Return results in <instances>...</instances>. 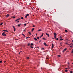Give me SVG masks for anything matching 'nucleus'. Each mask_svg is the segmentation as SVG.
<instances>
[{"instance_id":"f257e3e1","label":"nucleus","mask_w":73,"mask_h":73,"mask_svg":"<svg viewBox=\"0 0 73 73\" xmlns=\"http://www.w3.org/2000/svg\"><path fill=\"white\" fill-rule=\"evenodd\" d=\"M54 48V45L53 43L52 44V48Z\"/></svg>"},{"instance_id":"f03ea898","label":"nucleus","mask_w":73,"mask_h":73,"mask_svg":"<svg viewBox=\"0 0 73 73\" xmlns=\"http://www.w3.org/2000/svg\"><path fill=\"white\" fill-rule=\"evenodd\" d=\"M13 28L14 29V32H15L16 31V28H15V27L14 26H13Z\"/></svg>"},{"instance_id":"7ed1b4c3","label":"nucleus","mask_w":73,"mask_h":73,"mask_svg":"<svg viewBox=\"0 0 73 73\" xmlns=\"http://www.w3.org/2000/svg\"><path fill=\"white\" fill-rule=\"evenodd\" d=\"M3 36H7V35L5 34V33H3L2 34Z\"/></svg>"},{"instance_id":"20e7f679","label":"nucleus","mask_w":73,"mask_h":73,"mask_svg":"<svg viewBox=\"0 0 73 73\" xmlns=\"http://www.w3.org/2000/svg\"><path fill=\"white\" fill-rule=\"evenodd\" d=\"M46 35H47L48 36V37H49V35L47 33H46Z\"/></svg>"},{"instance_id":"39448f33","label":"nucleus","mask_w":73,"mask_h":73,"mask_svg":"<svg viewBox=\"0 0 73 73\" xmlns=\"http://www.w3.org/2000/svg\"><path fill=\"white\" fill-rule=\"evenodd\" d=\"M29 16V14H27L25 16V18H26L28 16Z\"/></svg>"},{"instance_id":"423d86ee","label":"nucleus","mask_w":73,"mask_h":73,"mask_svg":"<svg viewBox=\"0 0 73 73\" xmlns=\"http://www.w3.org/2000/svg\"><path fill=\"white\" fill-rule=\"evenodd\" d=\"M20 20V18L16 20H15L16 22V21H18V20Z\"/></svg>"},{"instance_id":"0eeeda50","label":"nucleus","mask_w":73,"mask_h":73,"mask_svg":"<svg viewBox=\"0 0 73 73\" xmlns=\"http://www.w3.org/2000/svg\"><path fill=\"white\" fill-rule=\"evenodd\" d=\"M34 39L35 40V41H37V38H34Z\"/></svg>"},{"instance_id":"6e6552de","label":"nucleus","mask_w":73,"mask_h":73,"mask_svg":"<svg viewBox=\"0 0 73 73\" xmlns=\"http://www.w3.org/2000/svg\"><path fill=\"white\" fill-rule=\"evenodd\" d=\"M44 45H45V46H47L45 42H44L43 43Z\"/></svg>"},{"instance_id":"1a4fd4ad","label":"nucleus","mask_w":73,"mask_h":73,"mask_svg":"<svg viewBox=\"0 0 73 73\" xmlns=\"http://www.w3.org/2000/svg\"><path fill=\"white\" fill-rule=\"evenodd\" d=\"M3 31H4V32H8V31L5 30H3Z\"/></svg>"},{"instance_id":"9d476101","label":"nucleus","mask_w":73,"mask_h":73,"mask_svg":"<svg viewBox=\"0 0 73 73\" xmlns=\"http://www.w3.org/2000/svg\"><path fill=\"white\" fill-rule=\"evenodd\" d=\"M21 24H19L18 25V26L19 27L20 25H21Z\"/></svg>"},{"instance_id":"9b49d317","label":"nucleus","mask_w":73,"mask_h":73,"mask_svg":"<svg viewBox=\"0 0 73 73\" xmlns=\"http://www.w3.org/2000/svg\"><path fill=\"white\" fill-rule=\"evenodd\" d=\"M28 33H29L30 35H32V34H31V33L30 32H29Z\"/></svg>"},{"instance_id":"f8f14e48","label":"nucleus","mask_w":73,"mask_h":73,"mask_svg":"<svg viewBox=\"0 0 73 73\" xmlns=\"http://www.w3.org/2000/svg\"><path fill=\"white\" fill-rule=\"evenodd\" d=\"M9 16V14H7V15H6V17H8Z\"/></svg>"},{"instance_id":"ddd939ff","label":"nucleus","mask_w":73,"mask_h":73,"mask_svg":"<svg viewBox=\"0 0 73 73\" xmlns=\"http://www.w3.org/2000/svg\"><path fill=\"white\" fill-rule=\"evenodd\" d=\"M34 29H35L34 28H33L32 29V31L33 32Z\"/></svg>"},{"instance_id":"4468645a","label":"nucleus","mask_w":73,"mask_h":73,"mask_svg":"<svg viewBox=\"0 0 73 73\" xmlns=\"http://www.w3.org/2000/svg\"><path fill=\"white\" fill-rule=\"evenodd\" d=\"M54 36H56L57 35V34H56V33H54Z\"/></svg>"},{"instance_id":"2eb2a0df","label":"nucleus","mask_w":73,"mask_h":73,"mask_svg":"<svg viewBox=\"0 0 73 73\" xmlns=\"http://www.w3.org/2000/svg\"><path fill=\"white\" fill-rule=\"evenodd\" d=\"M62 40H64V39L60 38V41H62Z\"/></svg>"},{"instance_id":"dca6fc26","label":"nucleus","mask_w":73,"mask_h":73,"mask_svg":"<svg viewBox=\"0 0 73 73\" xmlns=\"http://www.w3.org/2000/svg\"><path fill=\"white\" fill-rule=\"evenodd\" d=\"M42 31V30L41 29H39L38 30V32H40V31Z\"/></svg>"},{"instance_id":"f3484780","label":"nucleus","mask_w":73,"mask_h":73,"mask_svg":"<svg viewBox=\"0 0 73 73\" xmlns=\"http://www.w3.org/2000/svg\"><path fill=\"white\" fill-rule=\"evenodd\" d=\"M67 50V48H65L64 49V51H66Z\"/></svg>"},{"instance_id":"a211bd4d","label":"nucleus","mask_w":73,"mask_h":73,"mask_svg":"<svg viewBox=\"0 0 73 73\" xmlns=\"http://www.w3.org/2000/svg\"><path fill=\"white\" fill-rule=\"evenodd\" d=\"M24 27H25V26H26V25H27V24L25 23V24H24Z\"/></svg>"},{"instance_id":"6ab92c4d","label":"nucleus","mask_w":73,"mask_h":73,"mask_svg":"<svg viewBox=\"0 0 73 73\" xmlns=\"http://www.w3.org/2000/svg\"><path fill=\"white\" fill-rule=\"evenodd\" d=\"M42 36H43V35H44V33H42Z\"/></svg>"},{"instance_id":"aec40b11","label":"nucleus","mask_w":73,"mask_h":73,"mask_svg":"<svg viewBox=\"0 0 73 73\" xmlns=\"http://www.w3.org/2000/svg\"><path fill=\"white\" fill-rule=\"evenodd\" d=\"M42 38L43 39V40H46V38Z\"/></svg>"},{"instance_id":"412c9836","label":"nucleus","mask_w":73,"mask_h":73,"mask_svg":"<svg viewBox=\"0 0 73 73\" xmlns=\"http://www.w3.org/2000/svg\"><path fill=\"white\" fill-rule=\"evenodd\" d=\"M3 23H1L0 24V25H3Z\"/></svg>"},{"instance_id":"4be33fe9","label":"nucleus","mask_w":73,"mask_h":73,"mask_svg":"<svg viewBox=\"0 0 73 73\" xmlns=\"http://www.w3.org/2000/svg\"><path fill=\"white\" fill-rule=\"evenodd\" d=\"M65 32H66L67 33V32H68V31H67V30H65Z\"/></svg>"},{"instance_id":"5701e85b","label":"nucleus","mask_w":73,"mask_h":73,"mask_svg":"<svg viewBox=\"0 0 73 73\" xmlns=\"http://www.w3.org/2000/svg\"><path fill=\"white\" fill-rule=\"evenodd\" d=\"M65 72H68V70H65Z\"/></svg>"},{"instance_id":"b1692460","label":"nucleus","mask_w":73,"mask_h":73,"mask_svg":"<svg viewBox=\"0 0 73 73\" xmlns=\"http://www.w3.org/2000/svg\"><path fill=\"white\" fill-rule=\"evenodd\" d=\"M30 38V37H27L26 38L27 39V38Z\"/></svg>"},{"instance_id":"393cba45","label":"nucleus","mask_w":73,"mask_h":73,"mask_svg":"<svg viewBox=\"0 0 73 73\" xmlns=\"http://www.w3.org/2000/svg\"><path fill=\"white\" fill-rule=\"evenodd\" d=\"M62 52L63 53H64V52H65V51L64 50H63V51H62Z\"/></svg>"},{"instance_id":"a878e982","label":"nucleus","mask_w":73,"mask_h":73,"mask_svg":"<svg viewBox=\"0 0 73 73\" xmlns=\"http://www.w3.org/2000/svg\"><path fill=\"white\" fill-rule=\"evenodd\" d=\"M13 19H15V17H13Z\"/></svg>"},{"instance_id":"bb28decb","label":"nucleus","mask_w":73,"mask_h":73,"mask_svg":"<svg viewBox=\"0 0 73 73\" xmlns=\"http://www.w3.org/2000/svg\"><path fill=\"white\" fill-rule=\"evenodd\" d=\"M54 37L55 38H56V36H54Z\"/></svg>"},{"instance_id":"cd10ccee","label":"nucleus","mask_w":73,"mask_h":73,"mask_svg":"<svg viewBox=\"0 0 73 73\" xmlns=\"http://www.w3.org/2000/svg\"><path fill=\"white\" fill-rule=\"evenodd\" d=\"M24 19V18H23V17H21V19Z\"/></svg>"},{"instance_id":"c85d7f7f","label":"nucleus","mask_w":73,"mask_h":73,"mask_svg":"<svg viewBox=\"0 0 73 73\" xmlns=\"http://www.w3.org/2000/svg\"><path fill=\"white\" fill-rule=\"evenodd\" d=\"M31 45H33V43H31Z\"/></svg>"},{"instance_id":"c756f323","label":"nucleus","mask_w":73,"mask_h":73,"mask_svg":"<svg viewBox=\"0 0 73 73\" xmlns=\"http://www.w3.org/2000/svg\"><path fill=\"white\" fill-rule=\"evenodd\" d=\"M72 72H73V71H70V73H72Z\"/></svg>"},{"instance_id":"7c9ffc66","label":"nucleus","mask_w":73,"mask_h":73,"mask_svg":"<svg viewBox=\"0 0 73 73\" xmlns=\"http://www.w3.org/2000/svg\"><path fill=\"white\" fill-rule=\"evenodd\" d=\"M1 62H2V61L0 60V63H1Z\"/></svg>"},{"instance_id":"2f4dec72","label":"nucleus","mask_w":73,"mask_h":73,"mask_svg":"<svg viewBox=\"0 0 73 73\" xmlns=\"http://www.w3.org/2000/svg\"><path fill=\"white\" fill-rule=\"evenodd\" d=\"M57 56H58V57H60V55H58Z\"/></svg>"},{"instance_id":"473e14b6","label":"nucleus","mask_w":73,"mask_h":73,"mask_svg":"<svg viewBox=\"0 0 73 73\" xmlns=\"http://www.w3.org/2000/svg\"><path fill=\"white\" fill-rule=\"evenodd\" d=\"M70 48H72L73 47V46H70Z\"/></svg>"},{"instance_id":"72a5a7b5","label":"nucleus","mask_w":73,"mask_h":73,"mask_svg":"<svg viewBox=\"0 0 73 73\" xmlns=\"http://www.w3.org/2000/svg\"><path fill=\"white\" fill-rule=\"evenodd\" d=\"M29 45H30V44H29V43L28 44V46H29Z\"/></svg>"},{"instance_id":"f704fd0d","label":"nucleus","mask_w":73,"mask_h":73,"mask_svg":"<svg viewBox=\"0 0 73 73\" xmlns=\"http://www.w3.org/2000/svg\"><path fill=\"white\" fill-rule=\"evenodd\" d=\"M31 48H33V47H32V46H31Z\"/></svg>"},{"instance_id":"c9c22d12","label":"nucleus","mask_w":73,"mask_h":73,"mask_svg":"<svg viewBox=\"0 0 73 73\" xmlns=\"http://www.w3.org/2000/svg\"><path fill=\"white\" fill-rule=\"evenodd\" d=\"M37 39H38V40H39V37H37Z\"/></svg>"},{"instance_id":"e433bc0d","label":"nucleus","mask_w":73,"mask_h":73,"mask_svg":"<svg viewBox=\"0 0 73 73\" xmlns=\"http://www.w3.org/2000/svg\"><path fill=\"white\" fill-rule=\"evenodd\" d=\"M33 27H35V25H34L33 26Z\"/></svg>"},{"instance_id":"4c0bfd02","label":"nucleus","mask_w":73,"mask_h":73,"mask_svg":"<svg viewBox=\"0 0 73 73\" xmlns=\"http://www.w3.org/2000/svg\"><path fill=\"white\" fill-rule=\"evenodd\" d=\"M27 58V59H29V57H28Z\"/></svg>"},{"instance_id":"58836bf2","label":"nucleus","mask_w":73,"mask_h":73,"mask_svg":"<svg viewBox=\"0 0 73 73\" xmlns=\"http://www.w3.org/2000/svg\"><path fill=\"white\" fill-rule=\"evenodd\" d=\"M42 37V35H41V36H40V38H41V37Z\"/></svg>"},{"instance_id":"ea45409f","label":"nucleus","mask_w":73,"mask_h":73,"mask_svg":"<svg viewBox=\"0 0 73 73\" xmlns=\"http://www.w3.org/2000/svg\"><path fill=\"white\" fill-rule=\"evenodd\" d=\"M58 40V38H56V40Z\"/></svg>"},{"instance_id":"a19ab883","label":"nucleus","mask_w":73,"mask_h":73,"mask_svg":"<svg viewBox=\"0 0 73 73\" xmlns=\"http://www.w3.org/2000/svg\"><path fill=\"white\" fill-rule=\"evenodd\" d=\"M71 53H73V49H72V51Z\"/></svg>"},{"instance_id":"79ce46f5","label":"nucleus","mask_w":73,"mask_h":73,"mask_svg":"<svg viewBox=\"0 0 73 73\" xmlns=\"http://www.w3.org/2000/svg\"><path fill=\"white\" fill-rule=\"evenodd\" d=\"M42 49H43L44 50V48H42Z\"/></svg>"},{"instance_id":"37998d69","label":"nucleus","mask_w":73,"mask_h":73,"mask_svg":"<svg viewBox=\"0 0 73 73\" xmlns=\"http://www.w3.org/2000/svg\"><path fill=\"white\" fill-rule=\"evenodd\" d=\"M36 36H37V33L36 34Z\"/></svg>"},{"instance_id":"c03bdc74","label":"nucleus","mask_w":73,"mask_h":73,"mask_svg":"<svg viewBox=\"0 0 73 73\" xmlns=\"http://www.w3.org/2000/svg\"><path fill=\"white\" fill-rule=\"evenodd\" d=\"M17 23H19V21H18L17 22Z\"/></svg>"},{"instance_id":"a18cd8bd","label":"nucleus","mask_w":73,"mask_h":73,"mask_svg":"<svg viewBox=\"0 0 73 73\" xmlns=\"http://www.w3.org/2000/svg\"><path fill=\"white\" fill-rule=\"evenodd\" d=\"M65 69H68V68H65Z\"/></svg>"},{"instance_id":"49530a36","label":"nucleus","mask_w":73,"mask_h":73,"mask_svg":"<svg viewBox=\"0 0 73 73\" xmlns=\"http://www.w3.org/2000/svg\"><path fill=\"white\" fill-rule=\"evenodd\" d=\"M23 36H24V37H25V35H24Z\"/></svg>"},{"instance_id":"de8ad7c7","label":"nucleus","mask_w":73,"mask_h":73,"mask_svg":"<svg viewBox=\"0 0 73 73\" xmlns=\"http://www.w3.org/2000/svg\"><path fill=\"white\" fill-rule=\"evenodd\" d=\"M52 39H53V40H54V38H53Z\"/></svg>"},{"instance_id":"09e8293b","label":"nucleus","mask_w":73,"mask_h":73,"mask_svg":"<svg viewBox=\"0 0 73 73\" xmlns=\"http://www.w3.org/2000/svg\"><path fill=\"white\" fill-rule=\"evenodd\" d=\"M4 62H5H5H6V61H5Z\"/></svg>"},{"instance_id":"8fccbe9b","label":"nucleus","mask_w":73,"mask_h":73,"mask_svg":"<svg viewBox=\"0 0 73 73\" xmlns=\"http://www.w3.org/2000/svg\"><path fill=\"white\" fill-rule=\"evenodd\" d=\"M22 35H24V34H23V33L22 34Z\"/></svg>"},{"instance_id":"3c124183","label":"nucleus","mask_w":73,"mask_h":73,"mask_svg":"<svg viewBox=\"0 0 73 73\" xmlns=\"http://www.w3.org/2000/svg\"><path fill=\"white\" fill-rule=\"evenodd\" d=\"M37 48H38V49H39V47H37Z\"/></svg>"},{"instance_id":"603ef678","label":"nucleus","mask_w":73,"mask_h":73,"mask_svg":"<svg viewBox=\"0 0 73 73\" xmlns=\"http://www.w3.org/2000/svg\"><path fill=\"white\" fill-rule=\"evenodd\" d=\"M23 31H25V30H23Z\"/></svg>"},{"instance_id":"864d4df0","label":"nucleus","mask_w":73,"mask_h":73,"mask_svg":"<svg viewBox=\"0 0 73 73\" xmlns=\"http://www.w3.org/2000/svg\"><path fill=\"white\" fill-rule=\"evenodd\" d=\"M68 65L69 64V62L68 63Z\"/></svg>"},{"instance_id":"5fc2aeb1","label":"nucleus","mask_w":73,"mask_h":73,"mask_svg":"<svg viewBox=\"0 0 73 73\" xmlns=\"http://www.w3.org/2000/svg\"><path fill=\"white\" fill-rule=\"evenodd\" d=\"M72 42H73V40H72Z\"/></svg>"},{"instance_id":"6e6d98bb","label":"nucleus","mask_w":73,"mask_h":73,"mask_svg":"<svg viewBox=\"0 0 73 73\" xmlns=\"http://www.w3.org/2000/svg\"><path fill=\"white\" fill-rule=\"evenodd\" d=\"M20 52H22V51H21Z\"/></svg>"},{"instance_id":"4d7b16f0","label":"nucleus","mask_w":73,"mask_h":73,"mask_svg":"<svg viewBox=\"0 0 73 73\" xmlns=\"http://www.w3.org/2000/svg\"><path fill=\"white\" fill-rule=\"evenodd\" d=\"M19 54H20V52H19Z\"/></svg>"},{"instance_id":"13d9d810","label":"nucleus","mask_w":73,"mask_h":73,"mask_svg":"<svg viewBox=\"0 0 73 73\" xmlns=\"http://www.w3.org/2000/svg\"><path fill=\"white\" fill-rule=\"evenodd\" d=\"M28 23H29V22H28Z\"/></svg>"},{"instance_id":"bf43d9fd","label":"nucleus","mask_w":73,"mask_h":73,"mask_svg":"<svg viewBox=\"0 0 73 73\" xmlns=\"http://www.w3.org/2000/svg\"><path fill=\"white\" fill-rule=\"evenodd\" d=\"M62 44V43H61V42L60 43V44Z\"/></svg>"},{"instance_id":"052dcab7","label":"nucleus","mask_w":73,"mask_h":73,"mask_svg":"<svg viewBox=\"0 0 73 73\" xmlns=\"http://www.w3.org/2000/svg\"><path fill=\"white\" fill-rule=\"evenodd\" d=\"M41 41V40L39 41V42H40Z\"/></svg>"},{"instance_id":"680f3d73","label":"nucleus","mask_w":73,"mask_h":73,"mask_svg":"<svg viewBox=\"0 0 73 73\" xmlns=\"http://www.w3.org/2000/svg\"><path fill=\"white\" fill-rule=\"evenodd\" d=\"M66 44H67V43H66Z\"/></svg>"},{"instance_id":"e2e57ef3","label":"nucleus","mask_w":73,"mask_h":73,"mask_svg":"<svg viewBox=\"0 0 73 73\" xmlns=\"http://www.w3.org/2000/svg\"><path fill=\"white\" fill-rule=\"evenodd\" d=\"M72 64H73V63H72Z\"/></svg>"}]
</instances>
